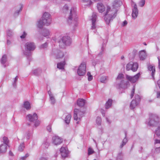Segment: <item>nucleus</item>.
I'll return each mask as SVG.
<instances>
[{
  "label": "nucleus",
  "instance_id": "nucleus-1",
  "mask_svg": "<svg viewBox=\"0 0 160 160\" xmlns=\"http://www.w3.org/2000/svg\"><path fill=\"white\" fill-rule=\"evenodd\" d=\"M118 10L116 9H111L109 6L107 7L106 12L104 15V20L107 24L108 25L110 21H112L115 18L117 15Z\"/></svg>",
  "mask_w": 160,
  "mask_h": 160
},
{
  "label": "nucleus",
  "instance_id": "nucleus-2",
  "mask_svg": "<svg viewBox=\"0 0 160 160\" xmlns=\"http://www.w3.org/2000/svg\"><path fill=\"white\" fill-rule=\"evenodd\" d=\"M78 17L76 14V8L73 7L70 10L69 15L67 20L68 23L71 25L74 28L78 26Z\"/></svg>",
  "mask_w": 160,
  "mask_h": 160
},
{
  "label": "nucleus",
  "instance_id": "nucleus-3",
  "mask_svg": "<svg viewBox=\"0 0 160 160\" xmlns=\"http://www.w3.org/2000/svg\"><path fill=\"white\" fill-rule=\"evenodd\" d=\"M51 21V15L49 13L45 12L42 16V19L38 21L37 26L38 28H41L44 25H49L50 24Z\"/></svg>",
  "mask_w": 160,
  "mask_h": 160
},
{
  "label": "nucleus",
  "instance_id": "nucleus-4",
  "mask_svg": "<svg viewBox=\"0 0 160 160\" xmlns=\"http://www.w3.org/2000/svg\"><path fill=\"white\" fill-rule=\"evenodd\" d=\"M25 47L26 50L29 52H24V54L27 57L29 61H30L31 60V56L32 54L30 51H33L36 48L35 45L33 42H29L26 43Z\"/></svg>",
  "mask_w": 160,
  "mask_h": 160
},
{
  "label": "nucleus",
  "instance_id": "nucleus-5",
  "mask_svg": "<svg viewBox=\"0 0 160 160\" xmlns=\"http://www.w3.org/2000/svg\"><path fill=\"white\" fill-rule=\"evenodd\" d=\"M59 46L61 48H65L66 46H69L72 43V40L70 36H63L59 41Z\"/></svg>",
  "mask_w": 160,
  "mask_h": 160
},
{
  "label": "nucleus",
  "instance_id": "nucleus-6",
  "mask_svg": "<svg viewBox=\"0 0 160 160\" xmlns=\"http://www.w3.org/2000/svg\"><path fill=\"white\" fill-rule=\"evenodd\" d=\"M149 121L147 122L148 125L150 126L156 127L158 123V118L157 116L155 114H149Z\"/></svg>",
  "mask_w": 160,
  "mask_h": 160
},
{
  "label": "nucleus",
  "instance_id": "nucleus-7",
  "mask_svg": "<svg viewBox=\"0 0 160 160\" xmlns=\"http://www.w3.org/2000/svg\"><path fill=\"white\" fill-rule=\"evenodd\" d=\"M84 114V112L80 111L78 109L76 108L74 110L73 118L74 120H76L77 123H79L81 118L83 116Z\"/></svg>",
  "mask_w": 160,
  "mask_h": 160
},
{
  "label": "nucleus",
  "instance_id": "nucleus-8",
  "mask_svg": "<svg viewBox=\"0 0 160 160\" xmlns=\"http://www.w3.org/2000/svg\"><path fill=\"white\" fill-rule=\"evenodd\" d=\"M86 72V65L82 62L79 66L77 70V73L79 76H84Z\"/></svg>",
  "mask_w": 160,
  "mask_h": 160
},
{
  "label": "nucleus",
  "instance_id": "nucleus-9",
  "mask_svg": "<svg viewBox=\"0 0 160 160\" xmlns=\"http://www.w3.org/2000/svg\"><path fill=\"white\" fill-rule=\"evenodd\" d=\"M51 54L55 55L56 59L62 58L64 56L63 53L61 51L55 49L52 50Z\"/></svg>",
  "mask_w": 160,
  "mask_h": 160
},
{
  "label": "nucleus",
  "instance_id": "nucleus-10",
  "mask_svg": "<svg viewBox=\"0 0 160 160\" xmlns=\"http://www.w3.org/2000/svg\"><path fill=\"white\" fill-rule=\"evenodd\" d=\"M132 5H134L133 8L132 9V17L135 19L137 17L138 14V10L137 7V5L132 1H131Z\"/></svg>",
  "mask_w": 160,
  "mask_h": 160
},
{
  "label": "nucleus",
  "instance_id": "nucleus-11",
  "mask_svg": "<svg viewBox=\"0 0 160 160\" xmlns=\"http://www.w3.org/2000/svg\"><path fill=\"white\" fill-rule=\"evenodd\" d=\"M140 73H138L133 77L131 76L128 75H126V78L130 81L131 82L134 83L136 82L140 77Z\"/></svg>",
  "mask_w": 160,
  "mask_h": 160
},
{
  "label": "nucleus",
  "instance_id": "nucleus-12",
  "mask_svg": "<svg viewBox=\"0 0 160 160\" xmlns=\"http://www.w3.org/2000/svg\"><path fill=\"white\" fill-rule=\"evenodd\" d=\"M52 142L55 145L60 144L62 142V140L58 136H54L52 138Z\"/></svg>",
  "mask_w": 160,
  "mask_h": 160
},
{
  "label": "nucleus",
  "instance_id": "nucleus-13",
  "mask_svg": "<svg viewBox=\"0 0 160 160\" xmlns=\"http://www.w3.org/2000/svg\"><path fill=\"white\" fill-rule=\"evenodd\" d=\"M27 119L31 122H34L38 119L37 115L36 113H34L33 115L29 114L27 116Z\"/></svg>",
  "mask_w": 160,
  "mask_h": 160
},
{
  "label": "nucleus",
  "instance_id": "nucleus-14",
  "mask_svg": "<svg viewBox=\"0 0 160 160\" xmlns=\"http://www.w3.org/2000/svg\"><path fill=\"white\" fill-rule=\"evenodd\" d=\"M122 2L120 0H115L112 3V7L113 9H117L122 4Z\"/></svg>",
  "mask_w": 160,
  "mask_h": 160
},
{
  "label": "nucleus",
  "instance_id": "nucleus-15",
  "mask_svg": "<svg viewBox=\"0 0 160 160\" xmlns=\"http://www.w3.org/2000/svg\"><path fill=\"white\" fill-rule=\"evenodd\" d=\"M97 15L96 13H93L92 18V26L91 29H94L96 28L95 22L97 18Z\"/></svg>",
  "mask_w": 160,
  "mask_h": 160
},
{
  "label": "nucleus",
  "instance_id": "nucleus-16",
  "mask_svg": "<svg viewBox=\"0 0 160 160\" xmlns=\"http://www.w3.org/2000/svg\"><path fill=\"white\" fill-rule=\"evenodd\" d=\"M62 157L65 158L68 156V151L64 147H61L60 150Z\"/></svg>",
  "mask_w": 160,
  "mask_h": 160
},
{
  "label": "nucleus",
  "instance_id": "nucleus-17",
  "mask_svg": "<svg viewBox=\"0 0 160 160\" xmlns=\"http://www.w3.org/2000/svg\"><path fill=\"white\" fill-rule=\"evenodd\" d=\"M97 8L99 12H103L105 9L104 5L102 3H98L97 4Z\"/></svg>",
  "mask_w": 160,
  "mask_h": 160
},
{
  "label": "nucleus",
  "instance_id": "nucleus-18",
  "mask_svg": "<svg viewBox=\"0 0 160 160\" xmlns=\"http://www.w3.org/2000/svg\"><path fill=\"white\" fill-rule=\"evenodd\" d=\"M8 145L2 144L0 145V152L1 153H3L6 152L8 149Z\"/></svg>",
  "mask_w": 160,
  "mask_h": 160
},
{
  "label": "nucleus",
  "instance_id": "nucleus-19",
  "mask_svg": "<svg viewBox=\"0 0 160 160\" xmlns=\"http://www.w3.org/2000/svg\"><path fill=\"white\" fill-rule=\"evenodd\" d=\"M148 68L149 71H152V76L154 78V75L155 72V66L149 64L148 65Z\"/></svg>",
  "mask_w": 160,
  "mask_h": 160
},
{
  "label": "nucleus",
  "instance_id": "nucleus-20",
  "mask_svg": "<svg viewBox=\"0 0 160 160\" xmlns=\"http://www.w3.org/2000/svg\"><path fill=\"white\" fill-rule=\"evenodd\" d=\"M86 103V101L82 98L78 99L77 101V104L80 107L84 106Z\"/></svg>",
  "mask_w": 160,
  "mask_h": 160
},
{
  "label": "nucleus",
  "instance_id": "nucleus-21",
  "mask_svg": "<svg viewBox=\"0 0 160 160\" xmlns=\"http://www.w3.org/2000/svg\"><path fill=\"white\" fill-rule=\"evenodd\" d=\"M139 57L141 60H144L146 57V54L144 50L140 51L139 52Z\"/></svg>",
  "mask_w": 160,
  "mask_h": 160
},
{
  "label": "nucleus",
  "instance_id": "nucleus-22",
  "mask_svg": "<svg viewBox=\"0 0 160 160\" xmlns=\"http://www.w3.org/2000/svg\"><path fill=\"white\" fill-rule=\"evenodd\" d=\"M139 103L136 100H133L131 101L130 104V108L132 109H133L139 104Z\"/></svg>",
  "mask_w": 160,
  "mask_h": 160
},
{
  "label": "nucleus",
  "instance_id": "nucleus-23",
  "mask_svg": "<svg viewBox=\"0 0 160 160\" xmlns=\"http://www.w3.org/2000/svg\"><path fill=\"white\" fill-rule=\"evenodd\" d=\"M18 76H16L14 78H13V80L12 83V88L13 89H15L17 88V82L18 81Z\"/></svg>",
  "mask_w": 160,
  "mask_h": 160
},
{
  "label": "nucleus",
  "instance_id": "nucleus-24",
  "mask_svg": "<svg viewBox=\"0 0 160 160\" xmlns=\"http://www.w3.org/2000/svg\"><path fill=\"white\" fill-rule=\"evenodd\" d=\"M32 72L34 75L38 76L42 73V70L40 68H38L33 70Z\"/></svg>",
  "mask_w": 160,
  "mask_h": 160
},
{
  "label": "nucleus",
  "instance_id": "nucleus-25",
  "mask_svg": "<svg viewBox=\"0 0 160 160\" xmlns=\"http://www.w3.org/2000/svg\"><path fill=\"white\" fill-rule=\"evenodd\" d=\"M117 87L119 89L121 88L124 89L126 88V85L124 83V81L123 80H122L120 83L117 85Z\"/></svg>",
  "mask_w": 160,
  "mask_h": 160
},
{
  "label": "nucleus",
  "instance_id": "nucleus-26",
  "mask_svg": "<svg viewBox=\"0 0 160 160\" xmlns=\"http://www.w3.org/2000/svg\"><path fill=\"white\" fill-rule=\"evenodd\" d=\"M7 61V56L5 54L3 55L2 56L1 60V63L3 65L4 67H6V65H4V64Z\"/></svg>",
  "mask_w": 160,
  "mask_h": 160
},
{
  "label": "nucleus",
  "instance_id": "nucleus-27",
  "mask_svg": "<svg viewBox=\"0 0 160 160\" xmlns=\"http://www.w3.org/2000/svg\"><path fill=\"white\" fill-rule=\"evenodd\" d=\"M23 107L27 110H30L31 108L30 103L28 101L24 102L23 104Z\"/></svg>",
  "mask_w": 160,
  "mask_h": 160
},
{
  "label": "nucleus",
  "instance_id": "nucleus-28",
  "mask_svg": "<svg viewBox=\"0 0 160 160\" xmlns=\"http://www.w3.org/2000/svg\"><path fill=\"white\" fill-rule=\"evenodd\" d=\"M112 100L109 99L105 104V108L106 109L109 108L112 105Z\"/></svg>",
  "mask_w": 160,
  "mask_h": 160
},
{
  "label": "nucleus",
  "instance_id": "nucleus-29",
  "mask_svg": "<svg viewBox=\"0 0 160 160\" xmlns=\"http://www.w3.org/2000/svg\"><path fill=\"white\" fill-rule=\"evenodd\" d=\"M65 64V61L58 63L57 64V68L61 69H63Z\"/></svg>",
  "mask_w": 160,
  "mask_h": 160
},
{
  "label": "nucleus",
  "instance_id": "nucleus-30",
  "mask_svg": "<svg viewBox=\"0 0 160 160\" xmlns=\"http://www.w3.org/2000/svg\"><path fill=\"white\" fill-rule=\"evenodd\" d=\"M72 117V116L70 114H68L65 117V121L66 123L68 124L70 122Z\"/></svg>",
  "mask_w": 160,
  "mask_h": 160
},
{
  "label": "nucleus",
  "instance_id": "nucleus-31",
  "mask_svg": "<svg viewBox=\"0 0 160 160\" xmlns=\"http://www.w3.org/2000/svg\"><path fill=\"white\" fill-rule=\"evenodd\" d=\"M138 68V65L136 62L133 63L132 64V70L134 72L137 70Z\"/></svg>",
  "mask_w": 160,
  "mask_h": 160
},
{
  "label": "nucleus",
  "instance_id": "nucleus-32",
  "mask_svg": "<svg viewBox=\"0 0 160 160\" xmlns=\"http://www.w3.org/2000/svg\"><path fill=\"white\" fill-rule=\"evenodd\" d=\"M22 6H21L19 10H17L13 14V17L14 18H16L19 14V13L20 11H21L22 10Z\"/></svg>",
  "mask_w": 160,
  "mask_h": 160
},
{
  "label": "nucleus",
  "instance_id": "nucleus-33",
  "mask_svg": "<svg viewBox=\"0 0 160 160\" xmlns=\"http://www.w3.org/2000/svg\"><path fill=\"white\" fill-rule=\"evenodd\" d=\"M128 141V140L127 138H124L123 139L122 142V143L120 146V148H122L125 145H126Z\"/></svg>",
  "mask_w": 160,
  "mask_h": 160
},
{
  "label": "nucleus",
  "instance_id": "nucleus-34",
  "mask_svg": "<svg viewBox=\"0 0 160 160\" xmlns=\"http://www.w3.org/2000/svg\"><path fill=\"white\" fill-rule=\"evenodd\" d=\"M116 160H123V154L122 152H120L118 154Z\"/></svg>",
  "mask_w": 160,
  "mask_h": 160
},
{
  "label": "nucleus",
  "instance_id": "nucleus-35",
  "mask_svg": "<svg viewBox=\"0 0 160 160\" xmlns=\"http://www.w3.org/2000/svg\"><path fill=\"white\" fill-rule=\"evenodd\" d=\"M155 148L153 151L152 152H153L154 154H156L160 153V146H159L158 147H155Z\"/></svg>",
  "mask_w": 160,
  "mask_h": 160
},
{
  "label": "nucleus",
  "instance_id": "nucleus-36",
  "mask_svg": "<svg viewBox=\"0 0 160 160\" xmlns=\"http://www.w3.org/2000/svg\"><path fill=\"white\" fill-rule=\"evenodd\" d=\"M42 35L44 37H47L49 34V32L48 30L44 29L42 33Z\"/></svg>",
  "mask_w": 160,
  "mask_h": 160
},
{
  "label": "nucleus",
  "instance_id": "nucleus-37",
  "mask_svg": "<svg viewBox=\"0 0 160 160\" xmlns=\"http://www.w3.org/2000/svg\"><path fill=\"white\" fill-rule=\"evenodd\" d=\"M25 146L24 143H21L18 147V150L20 152H22Z\"/></svg>",
  "mask_w": 160,
  "mask_h": 160
},
{
  "label": "nucleus",
  "instance_id": "nucleus-38",
  "mask_svg": "<svg viewBox=\"0 0 160 160\" xmlns=\"http://www.w3.org/2000/svg\"><path fill=\"white\" fill-rule=\"evenodd\" d=\"M3 142L4 143L3 144H5L7 145L9 143V140L7 137L5 136L3 138Z\"/></svg>",
  "mask_w": 160,
  "mask_h": 160
},
{
  "label": "nucleus",
  "instance_id": "nucleus-39",
  "mask_svg": "<svg viewBox=\"0 0 160 160\" xmlns=\"http://www.w3.org/2000/svg\"><path fill=\"white\" fill-rule=\"evenodd\" d=\"M50 100L52 104L53 105L55 103V99L53 96L49 97Z\"/></svg>",
  "mask_w": 160,
  "mask_h": 160
},
{
  "label": "nucleus",
  "instance_id": "nucleus-40",
  "mask_svg": "<svg viewBox=\"0 0 160 160\" xmlns=\"http://www.w3.org/2000/svg\"><path fill=\"white\" fill-rule=\"evenodd\" d=\"M82 1L83 2L86 3L87 4H85V5L87 6L90 5L92 3V2L91 0H82Z\"/></svg>",
  "mask_w": 160,
  "mask_h": 160
},
{
  "label": "nucleus",
  "instance_id": "nucleus-41",
  "mask_svg": "<svg viewBox=\"0 0 160 160\" xmlns=\"http://www.w3.org/2000/svg\"><path fill=\"white\" fill-rule=\"evenodd\" d=\"M7 38H8L7 43L8 45H9V43H10V42H9V40L8 39L10 37V30H8L7 31Z\"/></svg>",
  "mask_w": 160,
  "mask_h": 160
},
{
  "label": "nucleus",
  "instance_id": "nucleus-42",
  "mask_svg": "<svg viewBox=\"0 0 160 160\" xmlns=\"http://www.w3.org/2000/svg\"><path fill=\"white\" fill-rule=\"evenodd\" d=\"M88 76V80L89 81H91L93 78L92 76L91 75V73L89 72H88L87 74Z\"/></svg>",
  "mask_w": 160,
  "mask_h": 160
},
{
  "label": "nucleus",
  "instance_id": "nucleus-43",
  "mask_svg": "<svg viewBox=\"0 0 160 160\" xmlns=\"http://www.w3.org/2000/svg\"><path fill=\"white\" fill-rule=\"evenodd\" d=\"M155 147H158L160 146V140L156 139L154 142Z\"/></svg>",
  "mask_w": 160,
  "mask_h": 160
},
{
  "label": "nucleus",
  "instance_id": "nucleus-44",
  "mask_svg": "<svg viewBox=\"0 0 160 160\" xmlns=\"http://www.w3.org/2000/svg\"><path fill=\"white\" fill-rule=\"evenodd\" d=\"M132 64L128 63L126 66V69L129 71L131 69L132 70Z\"/></svg>",
  "mask_w": 160,
  "mask_h": 160
},
{
  "label": "nucleus",
  "instance_id": "nucleus-45",
  "mask_svg": "<svg viewBox=\"0 0 160 160\" xmlns=\"http://www.w3.org/2000/svg\"><path fill=\"white\" fill-rule=\"evenodd\" d=\"M145 0H141L139 2V5L141 7H143L145 3Z\"/></svg>",
  "mask_w": 160,
  "mask_h": 160
},
{
  "label": "nucleus",
  "instance_id": "nucleus-46",
  "mask_svg": "<svg viewBox=\"0 0 160 160\" xmlns=\"http://www.w3.org/2000/svg\"><path fill=\"white\" fill-rule=\"evenodd\" d=\"M101 122V119L100 117H98L96 119V123L98 125H100Z\"/></svg>",
  "mask_w": 160,
  "mask_h": 160
},
{
  "label": "nucleus",
  "instance_id": "nucleus-47",
  "mask_svg": "<svg viewBox=\"0 0 160 160\" xmlns=\"http://www.w3.org/2000/svg\"><path fill=\"white\" fill-rule=\"evenodd\" d=\"M94 152L93 150L91 148H89L88 149V155H90L92 154V153H94Z\"/></svg>",
  "mask_w": 160,
  "mask_h": 160
},
{
  "label": "nucleus",
  "instance_id": "nucleus-48",
  "mask_svg": "<svg viewBox=\"0 0 160 160\" xmlns=\"http://www.w3.org/2000/svg\"><path fill=\"white\" fill-rule=\"evenodd\" d=\"M42 145L45 147V148H47L49 145V143L46 140L45 142Z\"/></svg>",
  "mask_w": 160,
  "mask_h": 160
},
{
  "label": "nucleus",
  "instance_id": "nucleus-49",
  "mask_svg": "<svg viewBox=\"0 0 160 160\" xmlns=\"http://www.w3.org/2000/svg\"><path fill=\"white\" fill-rule=\"evenodd\" d=\"M135 100H136L137 101V102L139 103L140 101V96L138 94L136 95L135 96Z\"/></svg>",
  "mask_w": 160,
  "mask_h": 160
},
{
  "label": "nucleus",
  "instance_id": "nucleus-50",
  "mask_svg": "<svg viewBox=\"0 0 160 160\" xmlns=\"http://www.w3.org/2000/svg\"><path fill=\"white\" fill-rule=\"evenodd\" d=\"M155 134L157 136L160 135V127H158L157 129L156 130Z\"/></svg>",
  "mask_w": 160,
  "mask_h": 160
},
{
  "label": "nucleus",
  "instance_id": "nucleus-51",
  "mask_svg": "<svg viewBox=\"0 0 160 160\" xmlns=\"http://www.w3.org/2000/svg\"><path fill=\"white\" fill-rule=\"evenodd\" d=\"M124 75L122 73H119L116 79L117 80H118V79H120L122 78H123Z\"/></svg>",
  "mask_w": 160,
  "mask_h": 160
},
{
  "label": "nucleus",
  "instance_id": "nucleus-52",
  "mask_svg": "<svg viewBox=\"0 0 160 160\" xmlns=\"http://www.w3.org/2000/svg\"><path fill=\"white\" fill-rule=\"evenodd\" d=\"M107 79V77L105 76H103L101 77L100 79V81L101 82L104 83Z\"/></svg>",
  "mask_w": 160,
  "mask_h": 160
},
{
  "label": "nucleus",
  "instance_id": "nucleus-53",
  "mask_svg": "<svg viewBox=\"0 0 160 160\" xmlns=\"http://www.w3.org/2000/svg\"><path fill=\"white\" fill-rule=\"evenodd\" d=\"M134 92H135V86H133V88L132 89V92H131V98H132L133 96L134 95Z\"/></svg>",
  "mask_w": 160,
  "mask_h": 160
},
{
  "label": "nucleus",
  "instance_id": "nucleus-54",
  "mask_svg": "<svg viewBox=\"0 0 160 160\" xmlns=\"http://www.w3.org/2000/svg\"><path fill=\"white\" fill-rule=\"evenodd\" d=\"M48 46V43L47 42H45L42 45L40 46V48H46Z\"/></svg>",
  "mask_w": 160,
  "mask_h": 160
},
{
  "label": "nucleus",
  "instance_id": "nucleus-55",
  "mask_svg": "<svg viewBox=\"0 0 160 160\" xmlns=\"http://www.w3.org/2000/svg\"><path fill=\"white\" fill-rule=\"evenodd\" d=\"M105 50V48L104 47L103 45L101 48V51L99 52V53L98 54V56L101 55L103 53V52Z\"/></svg>",
  "mask_w": 160,
  "mask_h": 160
},
{
  "label": "nucleus",
  "instance_id": "nucleus-56",
  "mask_svg": "<svg viewBox=\"0 0 160 160\" xmlns=\"http://www.w3.org/2000/svg\"><path fill=\"white\" fill-rule=\"evenodd\" d=\"M27 35V34L26 33V32H24L23 34L20 36V38L22 39L26 37V36Z\"/></svg>",
  "mask_w": 160,
  "mask_h": 160
},
{
  "label": "nucleus",
  "instance_id": "nucleus-57",
  "mask_svg": "<svg viewBox=\"0 0 160 160\" xmlns=\"http://www.w3.org/2000/svg\"><path fill=\"white\" fill-rule=\"evenodd\" d=\"M32 132L31 131H28L27 134V138L28 139H29L31 135Z\"/></svg>",
  "mask_w": 160,
  "mask_h": 160
},
{
  "label": "nucleus",
  "instance_id": "nucleus-58",
  "mask_svg": "<svg viewBox=\"0 0 160 160\" xmlns=\"http://www.w3.org/2000/svg\"><path fill=\"white\" fill-rule=\"evenodd\" d=\"M47 129L49 132H51L52 130L51 125H48L47 127Z\"/></svg>",
  "mask_w": 160,
  "mask_h": 160
},
{
  "label": "nucleus",
  "instance_id": "nucleus-59",
  "mask_svg": "<svg viewBox=\"0 0 160 160\" xmlns=\"http://www.w3.org/2000/svg\"><path fill=\"white\" fill-rule=\"evenodd\" d=\"M40 122L39 121H37L35 122L34 124V126L35 127H37L40 124Z\"/></svg>",
  "mask_w": 160,
  "mask_h": 160
},
{
  "label": "nucleus",
  "instance_id": "nucleus-60",
  "mask_svg": "<svg viewBox=\"0 0 160 160\" xmlns=\"http://www.w3.org/2000/svg\"><path fill=\"white\" fill-rule=\"evenodd\" d=\"M158 68L160 69V58L159 57H158Z\"/></svg>",
  "mask_w": 160,
  "mask_h": 160
},
{
  "label": "nucleus",
  "instance_id": "nucleus-61",
  "mask_svg": "<svg viewBox=\"0 0 160 160\" xmlns=\"http://www.w3.org/2000/svg\"><path fill=\"white\" fill-rule=\"evenodd\" d=\"M157 98H160V92H158L157 94Z\"/></svg>",
  "mask_w": 160,
  "mask_h": 160
},
{
  "label": "nucleus",
  "instance_id": "nucleus-62",
  "mask_svg": "<svg viewBox=\"0 0 160 160\" xmlns=\"http://www.w3.org/2000/svg\"><path fill=\"white\" fill-rule=\"evenodd\" d=\"M127 24V22L125 20L124 21L122 24V26H125Z\"/></svg>",
  "mask_w": 160,
  "mask_h": 160
},
{
  "label": "nucleus",
  "instance_id": "nucleus-63",
  "mask_svg": "<svg viewBox=\"0 0 160 160\" xmlns=\"http://www.w3.org/2000/svg\"><path fill=\"white\" fill-rule=\"evenodd\" d=\"M39 160H48V159L46 158L42 157L40 158Z\"/></svg>",
  "mask_w": 160,
  "mask_h": 160
},
{
  "label": "nucleus",
  "instance_id": "nucleus-64",
  "mask_svg": "<svg viewBox=\"0 0 160 160\" xmlns=\"http://www.w3.org/2000/svg\"><path fill=\"white\" fill-rule=\"evenodd\" d=\"M157 84L158 85L160 89V80H159L157 81Z\"/></svg>",
  "mask_w": 160,
  "mask_h": 160
}]
</instances>
